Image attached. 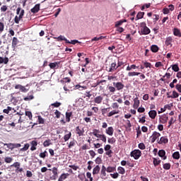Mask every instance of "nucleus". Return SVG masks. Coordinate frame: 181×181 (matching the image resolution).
Instances as JSON below:
<instances>
[{
  "label": "nucleus",
  "mask_w": 181,
  "mask_h": 181,
  "mask_svg": "<svg viewBox=\"0 0 181 181\" xmlns=\"http://www.w3.org/2000/svg\"><path fill=\"white\" fill-rule=\"evenodd\" d=\"M16 13L18 16H16L14 18V22L15 23H19V22L21 21V19L23 18V16L25 15V10L22 9V8L21 7H18L16 9Z\"/></svg>",
  "instance_id": "obj_1"
},
{
  "label": "nucleus",
  "mask_w": 181,
  "mask_h": 181,
  "mask_svg": "<svg viewBox=\"0 0 181 181\" xmlns=\"http://www.w3.org/2000/svg\"><path fill=\"white\" fill-rule=\"evenodd\" d=\"M98 132H100V130L94 129L92 134L94 136H96V138H100V141H103V142L105 144V142H107V136H105V134H100Z\"/></svg>",
  "instance_id": "obj_2"
},
{
  "label": "nucleus",
  "mask_w": 181,
  "mask_h": 181,
  "mask_svg": "<svg viewBox=\"0 0 181 181\" xmlns=\"http://www.w3.org/2000/svg\"><path fill=\"white\" fill-rule=\"evenodd\" d=\"M142 153L141 150H134L130 153V156L134 158L136 160H138L139 158H141Z\"/></svg>",
  "instance_id": "obj_3"
},
{
  "label": "nucleus",
  "mask_w": 181,
  "mask_h": 181,
  "mask_svg": "<svg viewBox=\"0 0 181 181\" xmlns=\"http://www.w3.org/2000/svg\"><path fill=\"white\" fill-rule=\"evenodd\" d=\"M22 117H21V115L19 113L15 114L14 115L12 116L11 119L13 122L16 124H22L23 122L22 120H21Z\"/></svg>",
  "instance_id": "obj_4"
},
{
  "label": "nucleus",
  "mask_w": 181,
  "mask_h": 181,
  "mask_svg": "<svg viewBox=\"0 0 181 181\" xmlns=\"http://www.w3.org/2000/svg\"><path fill=\"white\" fill-rule=\"evenodd\" d=\"M4 146H6L8 149H10V151H13V149L16 148H21V144H12V143H9V144H4Z\"/></svg>",
  "instance_id": "obj_5"
},
{
  "label": "nucleus",
  "mask_w": 181,
  "mask_h": 181,
  "mask_svg": "<svg viewBox=\"0 0 181 181\" xmlns=\"http://www.w3.org/2000/svg\"><path fill=\"white\" fill-rule=\"evenodd\" d=\"M159 136H160V133L158 132H153L151 138V144H153L156 140L159 141Z\"/></svg>",
  "instance_id": "obj_6"
},
{
  "label": "nucleus",
  "mask_w": 181,
  "mask_h": 181,
  "mask_svg": "<svg viewBox=\"0 0 181 181\" xmlns=\"http://www.w3.org/2000/svg\"><path fill=\"white\" fill-rule=\"evenodd\" d=\"M113 86L115 87L117 91H121V90H123L124 87H125L122 82H113Z\"/></svg>",
  "instance_id": "obj_7"
},
{
  "label": "nucleus",
  "mask_w": 181,
  "mask_h": 181,
  "mask_svg": "<svg viewBox=\"0 0 181 181\" xmlns=\"http://www.w3.org/2000/svg\"><path fill=\"white\" fill-rule=\"evenodd\" d=\"M76 134L78 135V136H84V128L78 126L76 127Z\"/></svg>",
  "instance_id": "obj_8"
},
{
  "label": "nucleus",
  "mask_w": 181,
  "mask_h": 181,
  "mask_svg": "<svg viewBox=\"0 0 181 181\" xmlns=\"http://www.w3.org/2000/svg\"><path fill=\"white\" fill-rule=\"evenodd\" d=\"M18 45H19V40H18V37H13L12 39V42H11V47L13 50L18 47Z\"/></svg>",
  "instance_id": "obj_9"
},
{
  "label": "nucleus",
  "mask_w": 181,
  "mask_h": 181,
  "mask_svg": "<svg viewBox=\"0 0 181 181\" xmlns=\"http://www.w3.org/2000/svg\"><path fill=\"white\" fill-rule=\"evenodd\" d=\"M174 40L173 38L172 37H167L165 41V46H170V47H172L173 46V45L172 43H173Z\"/></svg>",
  "instance_id": "obj_10"
},
{
  "label": "nucleus",
  "mask_w": 181,
  "mask_h": 181,
  "mask_svg": "<svg viewBox=\"0 0 181 181\" xmlns=\"http://www.w3.org/2000/svg\"><path fill=\"white\" fill-rule=\"evenodd\" d=\"M168 119H169V117H168V115L165 114L163 115L159 118L160 124H166V122H168Z\"/></svg>",
  "instance_id": "obj_11"
},
{
  "label": "nucleus",
  "mask_w": 181,
  "mask_h": 181,
  "mask_svg": "<svg viewBox=\"0 0 181 181\" xmlns=\"http://www.w3.org/2000/svg\"><path fill=\"white\" fill-rule=\"evenodd\" d=\"M168 142H169L168 136H161L160 140L158 141V144H159V145H163V144H166Z\"/></svg>",
  "instance_id": "obj_12"
},
{
  "label": "nucleus",
  "mask_w": 181,
  "mask_h": 181,
  "mask_svg": "<svg viewBox=\"0 0 181 181\" xmlns=\"http://www.w3.org/2000/svg\"><path fill=\"white\" fill-rule=\"evenodd\" d=\"M105 133L107 135H109L110 136H112L114 135V127H109L105 129Z\"/></svg>",
  "instance_id": "obj_13"
},
{
  "label": "nucleus",
  "mask_w": 181,
  "mask_h": 181,
  "mask_svg": "<svg viewBox=\"0 0 181 181\" xmlns=\"http://www.w3.org/2000/svg\"><path fill=\"white\" fill-rule=\"evenodd\" d=\"M55 39H57V42H63L64 40L65 43H70V41L63 35H59V37H55Z\"/></svg>",
  "instance_id": "obj_14"
},
{
  "label": "nucleus",
  "mask_w": 181,
  "mask_h": 181,
  "mask_svg": "<svg viewBox=\"0 0 181 181\" xmlns=\"http://www.w3.org/2000/svg\"><path fill=\"white\" fill-rule=\"evenodd\" d=\"M32 13H37L40 11V4H36L33 8H31Z\"/></svg>",
  "instance_id": "obj_15"
},
{
  "label": "nucleus",
  "mask_w": 181,
  "mask_h": 181,
  "mask_svg": "<svg viewBox=\"0 0 181 181\" xmlns=\"http://www.w3.org/2000/svg\"><path fill=\"white\" fill-rule=\"evenodd\" d=\"M151 33V29L148 27L141 29V35H149Z\"/></svg>",
  "instance_id": "obj_16"
},
{
  "label": "nucleus",
  "mask_w": 181,
  "mask_h": 181,
  "mask_svg": "<svg viewBox=\"0 0 181 181\" xmlns=\"http://www.w3.org/2000/svg\"><path fill=\"white\" fill-rule=\"evenodd\" d=\"M148 115L151 119H155L156 118V116L158 115V112H156V110H150L148 112Z\"/></svg>",
  "instance_id": "obj_17"
},
{
  "label": "nucleus",
  "mask_w": 181,
  "mask_h": 181,
  "mask_svg": "<svg viewBox=\"0 0 181 181\" xmlns=\"http://www.w3.org/2000/svg\"><path fill=\"white\" fill-rule=\"evenodd\" d=\"M71 117H73V112H66L65 113V118L66 122H70Z\"/></svg>",
  "instance_id": "obj_18"
},
{
  "label": "nucleus",
  "mask_w": 181,
  "mask_h": 181,
  "mask_svg": "<svg viewBox=\"0 0 181 181\" xmlns=\"http://www.w3.org/2000/svg\"><path fill=\"white\" fill-rule=\"evenodd\" d=\"M173 33L174 36H177V37H181V32H180V30H179V28H175L173 30Z\"/></svg>",
  "instance_id": "obj_19"
},
{
  "label": "nucleus",
  "mask_w": 181,
  "mask_h": 181,
  "mask_svg": "<svg viewBox=\"0 0 181 181\" xmlns=\"http://www.w3.org/2000/svg\"><path fill=\"white\" fill-rule=\"evenodd\" d=\"M125 22H127V19H122V20L116 21L115 23V28H119L122 25V23H125Z\"/></svg>",
  "instance_id": "obj_20"
},
{
  "label": "nucleus",
  "mask_w": 181,
  "mask_h": 181,
  "mask_svg": "<svg viewBox=\"0 0 181 181\" xmlns=\"http://www.w3.org/2000/svg\"><path fill=\"white\" fill-rule=\"evenodd\" d=\"M103 100H104V98L99 95L94 98V103H95V104H101V103H103Z\"/></svg>",
  "instance_id": "obj_21"
},
{
  "label": "nucleus",
  "mask_w": 181,
  "mask_h": 181,
  "mask_svg": "<svg viewBox=\"0 0 181 181\" xmlns=\"http://www.w3.org/2000/svg\"><path fill=\"white\" fill-rule=\"evenodd\" d=\"M59 64H60V62H55L49 63V66L50 69H59Z\"/></svg>",
  "instance_id": "obj_22"
},
{
  "label": "nucleus",
  "mask_w": 181,
  "mask_h": 181,
  "mask_svg": "<svg viewBox=\"0 0 181 181\" xmlns=\"http://www.w3.org/2000/svg\"><path fill=\"white\" fill-rule=\"evenodd\" d=\"M139 104H141V102L138 100V98H135L134 99V105L133 107L135 110L138 109L139 107Z\"/></svg>",
  "instance_id": "obj_23"
},
{
  "label": "nucleus",
  "mask_w": 181,
  "mask_h": 181,
  "mask_svg": "<svg viewBox=\"0 0 181 181\" xmlns=\"http://www.w3.org/2000/svg\"><path fill=\"white\" fill-rule=\"evenodd\" d=\"M150 49L153 53H158L159 52V47L156 45H151Z\"/></svg>",
  "instance_id": "obj_24"
},
{
  "label": "nucleus",
  "mask_w": 181,
  "mask_h": 181,
  "mask_svg": "<svg viewBox=\"0 0 181 181\" xmlns=\"http://www.w3.org/2000/svg\"><path fill=\"white\" fill-rule=\"evenodd\" d=\"M52 173L54 175L51 177V179L52 180H56V179L57 178V168L54 167L52 168Z\"/></svg>",
  "instance_id": "obj_25"
},
{
  "label": "nucleus",
  "mask_w": 181,
  "mask_h": 181,
  "mask_svg": "<svg viewBox=\"0 0 181 181\" xmlns=\"http://www.w3.org/2000/svg\"><path fill=\"white\" fill-rule=\"evenodd\" d=\"M9 59L8 57H0V64H8Z\"/></svg>",
  "instance_id": "obj_26"
},
{
  "label": "nucleus",
  "mask_w": 181,
  "mask_h": 181,
  "mask_svg": "<svg viewBox=\"0 0 181 181\" xmlns=\"http://www.w3.org/2000/svg\"><path fill=\"white\" fill-rule=\"evenodd\" d=\"M165 155H166V151H165V150L158 151V156H160V158H163V160L166 159V156Z\"/></svg>",
  "instance_id": "obj_27"
},
{
  "label": "nucleus",
  "mask_w": 181,
  "mask_h": 181,
  "mask_svg": "<svg viewBox=\"0 0 181 181\" xmlns=\"http://www.w3.org/2000/svg\"><path fill=\"white\" fill-rule=\"evenodd\" d=\"M168 98H177L179 93L176 90L173 91V95H169V93H167Z\"/></svg>",
  "instance_id": "obj_28"
},
{
  "label": "nucleus",
  "mask_w": 181,
  "mask_h": 181,
  "mask_svg": "<svg viewBox=\"0 0 181 181\" xmlns=\"http://www.w3.org/2000/svg\"><path fill=\"white\" fill-rule=\"evenodd\" d=\"M101 170L100 165H96L93 170V175H98Z\"/></svg>",
  "instance_id": "obj_29"
},
{
  "label": "nucleus",
  "mask_w": 181,
  "mask_h": 181,
  "mask_svg": "<svg viewBox=\"0 0 181 181\" xmlns=\"http://www.w3.org/2000/svg\"><path fill=\"white\" fill-rule=\"evenodd\" d=\"M76 144H77V141L76 140H71L69 143H67L68 148L71 149L73 146H76Z\"/></svg>",
  "instance_id": "obj_30"
},
{
  "label": "nucleus",
  "mask_w": 181,
  "mask_h": 181,
  "mask_svg": "<svg viewBox=\"0 0 181 181\" xmlns=\"http://www.w3.org/2000/svg\"><path fill=\"white\" fill-rule=\"evenodd\" d=\"M37 146V141H31V148L30 151H36V147Z\"/></svg>",
  "instance_id": "obj_31"
},
{
  "label": "nucleus",
  "mask_w": 181,
  "mask_h": 181,
  "mask_svg": "<svg viewBox=\"0 0 181 181\" xmlns=\"http://www.w3.org/2000/svg\"><path fill=\"white\" fill-rule=\"evenodd\" d=\"M107 168H105V165H103L101 168L100 173L103 177H105L107 176Z\"/></svg>",
  "instance_id": "obj_32"
},
{
  "label": "nucleus",
  "mask_w": 181,
  "mask_h": 181,
  "mask_svg": "<svg viewBox=\"0 0 181 181\" xmlns=\"http://www.w3.org/2000/svg\"><path fill=\"white\" fill-rule=\"evenodd\" d=\"M70 138H71V132H69L68 134H66L64 136V141L65 142H67V141H69V139H70Z\"/></svg>",
  "instance_id": "obj_33"
},
{
  "label": "nucleus",
  "mask_w": 181,
  "mask_h": 181,
  "mask_svg": "<svg viewBox=\"0 0 181 181\" xmlns=\"http://www.w3.org/2000/svg\"><path fill=\"white\" fill-rule=\"evenodd\" d=\"M117 172L120 175H125V168H124L123 167L119 166V167L117 168Z\"/></svg>",
  "instance_id": "obj_34"
},
{
  "label": "nucleus",
  "mask_w": 181,
  "mask_h": 181,
  "mask_svg": "<svg viewBox=\"0 0 181 181\" xmlns=\"http://www.w3.org/2000/svg\"><path fill=\"white\" fill-rule=\"evenodd\" d=\"M144 15H145L144 12H139L136 17V21H139V19H142L144 18Z\"/></svg>",
  "instance_id": "obj_35"
},
{
  "label": "nucleus",
  "mask_w": 181,
  "mask_h": 181,
  "mask_svg": "<svg viewBox=\"0 0 181 181\" xmlns=\"http://www.w3.org/2000/svg\"><path fill=\"white\" fill-rule=\"evenodd\" d=\"M115 170H116L115 167L109 166L106 168V172H107V173L115 172Z\"/></svg>",
  "instance_id": "obj_36"
},
{
  "label": "nucleus",
  "mask_w": 181,
  "mask_h": 181,
  "mask_svg": "<svg viewBox=\"0 0 181 181\" xmlns=\"http://www.w3.org/2000/svg\"><path fill=\"white\" fill-rule=\"evenodd\" d=\"M173 159H180V153L179 151H175L173 153Z\"/></svg>",
  "instance_id": "obj_37"
},
{
  "label": "nucleus",
  "mask_w": 181,
  "mask_h": 181,
  "mask_svg": "<svg viewBox=\"0 0 181 181\" xmlns=\"http://www.w3.org/2000/svg\"><path fill=\"white\" fill-rule=\"evenodd\" d=\"M43 145L45 148H47V146H50V145H52V140L50 139L45 140L43 143Z\"/></svg>",
  "instance_id": "obj_38"
},
{
  "label": "nucleus",
  "mask_w": 181,
  "mask_h": 181,
  "mask_svg": "<svg viewBox=\"0 0 181 181\" xmlns=\"http://www.w3.org/2000/svg\"><path fill=\"white\" fill-rule=\"evenodd\" d=\"M114 70H117V63L115 62L111 64V66L109 69V71H114Z\"/></svg>",
  "instance_id": "obj_39"
},
{
  "label": "nucleus",
  "mask_w": 181,
  "mask_h": 181,
  "mask_svg": "<svg viewBox=\"0 0 181 181\" xmlns=\"http://www.w3.org/2000/svg\"><path fill=\"white\" fill-rule=\"evenodd\" d=\"M171 67H172L173 71L177 72L180 70L178 64L171 65Z\"/></svg>",
  "instance_id": "obj_40"
},
{
  "label": "nucleus",
  "mask_w": 181,
  "mask_h": 181,
  "mask_svg": "<svg viewBox=\"0 0 181 181\" xmlns=\"http://www.w3.org/2000/svg\"><path fill=\"white\" fill-rule=\"evenodd\" d=\"M115 114H119V110H112L107 114V117H112V115H115Z\"/></svg>",
  "instance_id": "obj_41"
},
{
  "label": "nucleus",
  "mask_w": 181,
  "mask_h": 181,
  "mask_svg": "<svg viewBox=\"0 0 181 181\" xmlns=\"http://www.w3.org/2000/svg\"><path fill=\"white\" fill-rule=\"evenodd\" d=\"M139 74H141V72H129L128 73V76L129 77H134V76H139Z\"/></svg>",
  "instance_id": "obj_42"
},
{
  "label": "nucleus",
  "mask_w": 181,
  "mask_h": 181,
  "mask_svg": "<svg viewBox=\"0 0 181 181\" xmlns=\"http://www.w3.org/2000/svg\"><path fill=\"white\" fill-rule=\"evenodd\" d=\"M13 161V158L11 157L4 158V162H6V163H12Z\"/></svg>",
  "instance_id": "obj_43"
},
{
  "label": "nucleus",
  "mask_w": 181,
  "mask_h": 181,
  "mask_svg": "<svg viewBox=\"0 0 181 181\" xmlns=\"http://www.w3.org/2000/svg\"><path fill=\"white\" fill-rule=\"evenodd\" d=\"M70 176V174L69 173H63L60 175L59 179L62 180H66V179H67V177Z\"/></svg>",
  "instance_id": "obj_44"
},
{
  "label": "nucleus",
  "mask_w": 181,
  "mask_h": 181,
  "mask_svg": "<svg viewBox=\"0 0 181 181\" xmlns=\"http://www.w3.org/2000/svg\"><path fill=\"white\" fill-rule=\"evenodd\" d=\"M86 88H87V86H81L80 85L75 86V89L80 90V91H82V90H86Z\"/></svg>",
  "instance_id": "obj_45"
},
{
  "label": "nucleus",
  "mask_w": 181,
  "mask_h": 181,
  "mask_svg": "<svg viewBox=\"0 0 181 181\" xmlns=\"http://www.w3.org/2000/svg\"><path fill=\"white\" fill-rule=\"evenodd\" d=\"M71 81V79L69 77L64 78L62 80H61V83L62 84H64L65 83H70Z\"/></svg>",
  "instance_id": "obj_46"
},
{
  "label": "nucleus",
  "mask_w": 181,
  "mask_h": 181,
  "mask_svg": "<svg viewBox=\"0 0 181 181\" xmlns=\"http://www.w3.org/2000/svg\"><path fill=\"white\" fill-rule=\"evenodd\" d=\"M142 63H144V66L146 69H151L152 68V64H151V62H144V61L142 62Z\"/></svg>",
  "instance_id": "obj_47"
},
{
  "label": "nucleus",
  "mask_w": 181,
  "mask_h": 181,
  "mask_svg": "<svg viewBox=\"0 0 181 181\" xmlns=\"http://www.w3.org/2000/svg\"><path fill=\"white\" fill-rule=\"evenodd\" d=\"M29 146H30L29 144H25L24 145V147L20 149L21 152H25L28 151V149H29Z\"/></svg>",
  "instance_id": "obj_48"
},
{
  "label": "nucleus",
  "mask_w": 181,
  "mask_h": 181,
  "mask_svg": "<svg viewBox=\"0 0 181 181\" xmlns=\"http://www.w3.org/2000/svg\"><path fill=\"white\" fill-rule=\"evenodd\" d=\"M170 163H166L163 164V168L165 169V170H169V169H170Z\"/></svg>",
  "instance_id": "obj_49"
},
{
  "label": "nucleus",
  "mask_w": 181,
  "mask_h": 181,
  "mask_svg": "<svg viewBox=\"0 0 181 181\" xmlns=\"http://www.w3.org/2000/svg\"><path fill=\"white\" fill-rule=\"evenodd\" d=\"M176 120L173 117H171L170 121L168 122V128H170L171 125H173L175 124Z\"/></svg>",
  "instance_id": "obj_50"
},
{
  "label": "nucleus",
  "mask_w": 181,
  "mask_h": 181,
  "mask_svg": "<svg viewBox=\"0 0 181 181\" xmlns=\"http://www.w3.org/2000/svg\"><path fill=\"white\" fill-rule=\"evenodd\" d=\"M169 107H170L169 106V105H165L164 107L160 108V111H158V114H161V112H165L166 111V109L169 108Z\"/></svg>",
  "instance_id": "obj_51"
},
{
  "label": "nucleus",
  "mask_w": 181,
  "mask_h": 181,
  "mask_svg": "<svg viewBox=\"0 0 181 181\" xmlns=\"http://www.w3.org/2000/svg\"><path fill=\"white\" fill-rule=\"evenodd\" d=\"M37 121L38 124H45V119H43V117H42L40 115L37 116Z\"/></svg>",
  "instance_id": "obj_52"
},
{
  "label": "nucleus",
  "mask_w": 181,
  "mask_h": 181,
  "mask_svg": "<svg viewBox=\"0 0 181 181\" xmlns=\"http://www.w3.org/2000/svg\"><path fill=\"white\" fill-rule=\"evenodd\" d=\"M139 122L140 124H145V122H146V116H143L141 118H139Z\"/></svg>",
  "instance_id": "obj_53"
},
{
  "label": "nucleus",
  "mask_w": 181,
  "mask_h": 181,
  "mask_svg": "<svg viewBox=\"0 0 181 181\" xmlns=\"http://www.w3.org/2000/svg\"><path fill=\"white\" fill-rule=\"evenodd\" d=\"M51 105L52 107H54L55 108H59V107H60V105H62V103H60V102H55L54 103H52Z\"/></svg>",
  "instance_id": "obj_54"
},
{
  "label": "nucleus",
  "mask_w": 181,
  "mask_h": 181,
  "mask_svg": "<svg viewBox=\"0 0 181 181\" xmlns=\"http://www.w3.org/2000/svg\"><path fill=\"white\" fill-rule=\"evenodd\" d=\"M110 107L103 108L101 110L102 115L103 117H105V114L109 111Z\"/></svg>",
  "instance_id": "obj_55"
},
{
  "label": "nucleus",
  "mask_w": 181,
  "mask_h": 181,
  "mask_svg": "<svg viewBox=\"0 0 181 181\" xmlns=\"http://www.w3.org/2000/svg\"><path fill=\"white\" fill-rule=\"evenodd\" d=\"M115 28H116V32H118L119 33H122V32L125 30V29H124V28L122 27H115Z\"/></svg>",
  "instance_id": "obj_56"
},
{
  "label": "nucleus",
  "mask_w": 181,
  "mask_h": 181,
  "mask_svg": "<svg viewBox=\"0 0 181 181\" xmlns=\"http://www.w3.org/2000/svg\"><path fill=\"white\" fill-rule=\"evenodd\" d=\"M5 29V24H4V23L0 22V35L1 33H2V32H4Z\"/></svg>",
  "instance_id": "obj_57"
},
{
  "label": "nucleus",
  "mask_w": 181,
  "mask_h": 181,
  "mask_svg": "<svg viewBox=\"0 0 181 181\" xmlns=\"http://www.w3.org/2000/svg\"><path fill=\"white\" fill-rule=\"evenodd\" d=\"M25 115H26V117H28L29 119L32 120V118H33L32 112L25 111Z\"/></svg>",
  "instance_id": "obj_58"
},
{
  "label": "nucleus",
  "mask_w": 181,
  "mask_h": 181,
  "mask_svg": "<svg viewBox=\"0 0 181 181\" xmlns=\"http://www.w3.org/2000/svg\"><path fill=\"white\" fill-rule=\"evenodd\" d=\"M153 163L154 166H158V165H159L160 163V160H158V159L154 158Z\"/></svg>",
  "instance_id": "obj_59"
},
{
  "label": "nucleus",
  "mask_w": 181,
  "mask_h": 181,
  "mask_svg": "<svg viewBox=\"0 0 181 181\" xmlns=\"http://www.w3.org/2000/svg\"><path fill=\"white\" fill-rule=\"evenodd\" d=\"M11 166H13V168H16V169H18L21 166V163L15 162Z\"/></svg>",
  "instance_id": "obj_60"
},
{
  "label": "nucleus",
  "mask_w": 181,
  "mask_h": 181,
  "mask_svg": "<svg viewBox=\"0 0 181 181\" xmlns=\"http://www.w3.org/2000/svg\"><path fill=\"white\" fill-rule=\"evenodd\" d=\"M139 149H141V151H144V149L146 148V146H145V144L144 143H140V144H139Z\"/></svg>",
  "instance_id": "obj_61"
},
{
  "label": "nucleus",
  "mask_w": 181,
  "mask_h": 181,
  "mask_svg": "<svg viewBox=\"0 0 181 181\" xmlns=\"http://www.w3.org/2000/svg\"><path fill=\"white\" fill-rule=\"evenodd\" d=\"M1 12H6L8 11V6L6 5H4L0 8Z\"/></svg>",
  "instance_id": "obj_62"
},
{
  "label": "nucleus",
  "mask_w": 181,
  "mask_h": 181,
  "mask_svg": "<svg viewBox=\"0 0 181 181\" xmlns=\"http://www.w3.org/2000/svg\"><path fill=\"white\" fill-rule=\"evenodd\" d=\"M115 141L116 140H115V138L114 137L109 138L107 140L108 144H113Z\"/></svg>",
  "instance_id": "obj_63"
},
{
  "label": "nucleus",
  "mask_w": 181,
  "mask_h": 181,
  "mask_svg": "<svg viewBox=\"0 0 181 181\" xmlns=\"http://www.w3.org/2000/svg\"><path fill=\"white\" fill-rule=\"evenodd\" d=\"M176 90H177L178 93H181V84H177L175 86Z\"/></svg>",
  "instance_id": "obj_64"
}]
</instances>
